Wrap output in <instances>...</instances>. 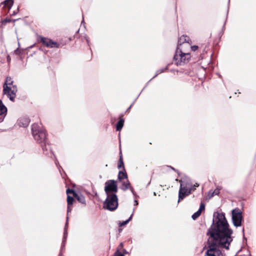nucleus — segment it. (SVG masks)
<instances>
[{
	"instance_id": "f257e3e1",
	"label": "nucleus",
	"mask_w": 256,
	"mask_h": 256,
	"mask_svg": "<svg viewBox=\"0 0 256 256\" xmlns=\"http://www.w3.org/2000/svg\"><path fill=\"white\" fill-rule=\"evenodd\" d=\"M232 234L233 230L230 228L224 214L218 213L207 232L209 238L205 256H223L219 248L230 250L234 238Z\"/></svg>"
},
{
	"instance_id": "f03ea898",
	"label": "nucleus",
	"mask_w": 256,
	"mask_h": 256,
	"mask_svg": "<svg viewBox=\"0 0 256 256\" xmlns=\"http://www.w3.org/2000/svg\"><path fill=\"white\" fill-rule=\"evenodd\" d=\"M176 180L178 181L180 183L178 192V202H180L186 196L189 195L191 191L194 190V189H192V184L188 179L183 180L176 179Z\"/></svg>"
},
{
	"instance_id": "7ed1b4c3",
	"label": "nucleus",
	"mask_w": 256,
	"mask_h": 256,
	"mask_svg": "<svg viewBox=\"0 0 256 256\" xmlns=\"http://www.w3.org/2000/svg\"><path fill=\"white\" fill-rule=\"evenodd\" d=\"M17 92L16 86L13 84L10 78L7 77L4 84L3 92L12 101L14 100Z\"/></svg>"
},
{
	"instance_id": "20e7f679",
	"label": "nucleus",
	"mask_w": 256,
	"mask_h": 256,
	"mask_svg": "<svg viewBox=\"0 0 256 256\" xmlns=\"http://www.w3.org/2000/svg\"><path fill=\"white\" fill-rule=\"evenodd\" d=\"M184 52L180 51V49H176V54L174 57V60L176 65H182L187 63L190 58V56L189 52H187L186 50H184Z\"/></svg>"
},
{
	"instance_id": "39448f33",
	"label": "nucleus",
	"mask_w": 256,
	"mask_h": 256,
	"mask_svg": "<svg viewBox=\"0 0 256 256\" xmlns=\"http://www.w3.org/2000/svg\"><path fill=\"white\" fill-rule=\"evenodd\" d=\"M32 131L33 136L36 140L39 143L44 142L46 138V134L44 130L38 124H34L32 126Z\"/></svg>"
},
{
	"instance_id": "423d86ee",
	"label": "nucleus",
	"mask_w": 256,
	"mask_h": 256,
	"mask_svg": "<svg viewBox=\"0 0 256 256\" xmlns=\"http://www.w3.org/2000/svg\"><path fill=\"white\" fill-rule=\"evenodd\" d=\"M106 198L104 203V208L110 211L116 210L118 206V198L116 194L106 195Z\"/></svg>"
},
{
	"instance_id": "0eeeda50",
	"label": "nucleus",
	"mask_w": 256,
	"mask_h": 256,
	"mask_svg": "<svg viewBox=\"0 0 256 256\" xmlns=\"http://www.w3.org/2000/svg\"><path fill=\"white\" fill-rule=\"evenodd\" d=\"M104 191L106 195L116 194L118 192L116 182L114 180H108L105 182Z\"/></svg>"
},
{
	"instance_id": "6e6552de",
	"label": "nucleus",
	"mask_w": 256,
	"mask_h": 256,
	"mask_svg": "<svg viewBox=\"0 0 256 256\" xmlns=\"http://www.w3.org/2000/svg\"><path fill=\"white\" fill-rule=\"evenodd\" d=\"M242 218V214L238 208H236L232 211V220L234 226L238 227L241 226Z\"/></svg>"
},
{
	"instance_id": "1a4fd4ad",
	"label": "nucleus",
	"mask_w": 256,
	"mask_h": 256,
	"mask_svg": "<svg viewBox=\"0 0 256 256\" xmlns=\"http://www.w3.org/2000/svg\"><path fill=\"white\" fill-rule=\"evenodd\" d=\"M40 41L43 44L48 48H58L60 46L58 42H54L50 38L44 37L41 38Z\"/></svg>"
},
{
	"instance_id": "9d476101",
	"label": "nucleus",
	"mask_w": 256,
	"mask_h": 256,
	"mask_svg": "<svg viewBox=\"0 0 256 256\" xmlns=\"http://www.w3.org/2000/svg\"><path fill=\"white\" fill-rule=\"evenodd\" d=\"M120 182L122 184V185L121 186L122 190H126L130 188V190H131V192H132V193L133 194H134V195L135 194L134 192V188L132 187L131 186L130 184L128 178L124 179V180H122V181H120Z\"/></svg>"
},
{
	"instance_id": "9b49d317",
	"label": "nucleus",
	"mask_w": 256,
	"mask_h": 256,
	"mask_svg": "<svg viewBox=\"0 0 256 256\" xmlns=\"http://www.w3.org/2000/svg\"><path fill=\"white\" fill-rule=\"evenodd\" d=\"M7 112V108L0 100V122H2L5 118Z\"/></svg>"
},
{
	"instance_id": "f8f14e48",
	"label": "nucleus",
	"mask_w": 256,
	"mask_h": 256,
	"mask_svg": "<svg viewBox=\"0 0 256 256\" xmlns=\"http://www.w3.org/2000/svg\"><path fill=\"white\" fill-rule=\"evenodd\" d=\"M18 123L20 126L26 127L29 124L30 120L26 118H20L18 120Z\"/></svg>"
},
{
	"instance_id": "ddd939ff",
	"label": "nucleus",
	"mask_w": 256,
	"mask_h": 256,
	"mask_svg": "<svg viewBox=\"0 0 256 256\" xmlns=\"http://www.w3.org/2000/svg\"><path fill=\"white\" fill-rule=\"evenodd\" d=\"M204 208H205L204 204L203 203H202L200 205L198 210L192 215V218L194 220L196 219L200 215L202 212L204 210Z\"/></svg>"
},
{
	"instance_id": "4468645a",
	"label": "nucleus",
	"mask_w": 256,
	"mask_h": 256,
	"mask_svg": "<svg viewBox=\"0 0 256 256\" xmlns=\"http://www.w3.org/2000/svg\"><path fill=\"white\" fill-rule=\"evenodd\" d=\"M189 40H190L189 37H188L186 36L183 35V36H181L178 40V46H181L186 42H189Z\"/></svg>"
},
{
	"instance_id": "2eb2a0df",
	"label": "nucleus",
	"mask_w": 256,
	"mask_h": 256,
	"mask_svg": "<svg viewBox=\"0 0 256 256\" xmlns=\"http://www.w3.org/2000/svg\"><path fill=\"white\" fill-rule=\"evenodd\" d=\"M74 200V199L72 197L70 196L69 195L67 197V202H68V214L69 212H70L72 211V208L70 206L72 204Z\"/></svg>"
},
{
	"instance_id": "dca6fc26",
	"label": "nucleus",
	"mask_w": 256,
	"mask_h": 256,
	"mask_svg": "<svg viewBox=\"0 0 256 256\" xmlns=\"http://www.w3.org/2000/svg\"><path fill=\"white\" fill-rule=\"evenodd\" d=\"M190 43L186 42L181 46H178L177 49H180V51H183V52H184V50H186L187 52H188L189 50H190Z\"/></svg>"
},
{
	"instance_id": "f3484780",
	"label": "nucleus",
	"mask_w": 256,
	"mask_h": 256,
	"mask_svg": "<svg viewBox=\"0 0 256 256\" xmlns=\"http://www.w3.org/2000/svg\"><path fill=\"white\" fill-rule=\"evenodd\" d=\"M118 178L120 181H122L124 179L128 178L126 173L122 171H120L118 173Z\"/></svg>"
},
{
	"instance_id": "a211bd4d",
	"label": "nucleus",
	"mask_w": 256,
	"mask_h": 256,
	"mask_svg": "<svg viewBox=\"0 0 256 256\" xmlns=\"http://www.w3.org/2000/svg\"><path fill=\"white\" fill-rule=\"evenodd\" d=\"M2 4H4V6H7L10 10L12 7L14 2L12 0H5Z\"/></svg>"
},
{
	"instance_id": "6ab92c4d",
	"label": "nucleus",
	"mask_w": 256,
	"mask_h": 256,
	"mask_svg": "<svg viewBox=\"0 0 256 256\" xmlns=\"http://www.w3.org/2000/svg\"><path fill=\"white\" fill-rule=\"evenodd\" d=\"M74 196L78 200V202H80L82 203V204H85V198H84V197L81 195V194H77L76 193H74Z\"/></svg>"
},
{
	"instance_id": "aec40b11",
	"label": "nucleus",
	"mask_w": 256,
	"mask_h": 256,
	"mask_svg": "<svg viewBox=\"0 0 256 256\" xmlns=\"http://www.w3.org/2000/svg\"><path fill=\"white\" fill-rule=\"evenodd\" d=\"M124 124V120L122 118H120L116 124V130H120L123 127Z\"/></svg>"
},
{
	"instance_id": "412c9836",
	"label": "nucleus",
	"mask_w": 256,
	"mask_h": 256,
	"mask_svg": "<svg viewBox=\"0 0 256 256\" xmlns=\"http://www.w3.org/2000/svg\"><path fill=\"white\" fill-rule=\"evenodd\" d=\"M118 168H122V169L124 170V164L123 162L122 158V155H120V160H119V164L118 165Z\"/></svg>"
},
{
	"instance_id": "4be33fe9",
	"label": "nucleus",
	"mask_w": 256,
	"mask_h": 256,
	"mask_svg": "<svg viewBox=\"0 0 256 256\" xmlns=\"http://www.w3.org/2000/svg\"><path fill=\"white\" fill-rule=\"evenodd\" d=\"M219 192H220V190L218 189L215 190L212 194L210 192L209 194H210V198L213 196L214 195L218 194H219Z\"/></svg>"
},
{
	"instance_id": "5701e85b",
	"label": "nucleus",
	"mask_w": 256,
	"mask_h": 256,
	"mask_svg": "<svg viewBox=\"0 0 256 256\" xmlns=\"http://www.w3.org/2000/svg\"><path fill=\"white\" fill-rule=\"evenodd\" d=\"M132 217V216H130V218L128 220L123 221L122 222H120L119 224V226H124L126 224H127L128 222L131 220Z\"/></svg>"
},
{
	"instance_id": "b1692460",
	"label": "nucleus",
	"mask_w": 256,
	"mask_h": 256,
	"mask_svg": "<svg viewBox=\"0 0 256 256\" xmlns=\"http://www.w3.org/2000/svg\"><path fill=\"white\" fill-rule=\"evenodd\" d=\"M114 256H124L121 252H120V250L117 249L116 251L114 254Z\"/></svg>"
},
{
	"instance_id": "393cba45",
	"label": "nucleus",
	"mask_w": 256,
	"mask_h": 256,
	"mask_svg": "<svg viewBox=\"0 0 256 256\" xmlns=\"http://www.w3.org/2000/svg\"><path fill=\"white\" fill-rule=\"evenodd\" d=\"M67 225H68V223L66 222V226H65V228H64V232L63 242H64V239L66 238V237L67 236V230H66Z\"/></svg>"
},
{
	"instance_id": "a878e982",
	"label": "nucleus",
	"mask_w": 256,
	"mask_h": 256,
	"mask_svg": "<svg viewBox=\"0 0 256 256\" xmlns=\"http://www.w3.org/2000/svg\"><path fill=\"white\" fill-rule=\"evenodd\" d=\"M76 193L74 192V191L72 190H71V189H70V188H68L67 190H66V194L68 195H69L70 194H72L74 196V194Z\"/></svg>"
},
{
	"instance_id": "bb28decb",
	"label": "nucleus",
	"mask_w": 256,
	"mask_h": 256,
	"mask_svg": "<svg viewBox=\"0 0 256 256\" xmlns=\"http://www.w3.org/2000/svg\"><path fill=\"white\" fill-rule=\"evenodd\" d=\"M198 48V46H192L190 45V49L192 50L194 52Z\"/></svg>"
},
{
	"instance_id": "cd10ccee",
	"label": "nucleus",
	"mask_w": 256,
	"mask_h": 256,
	"mask_svg": "<svg viewBox=\"0 0 256 256\" xmlns=\"http://www.w3.org/2000/svg\"><path fill=\"white\" fill-rule=\"evenodd\" d=\"M12 21V20H10V19H7V18H6V19H4V20H2V23L3 24H6L7 22H10Z\"/></svg>"
},
{
	"instance_id": "c85d7f7f",
	"label": "nucleus",
	"mask_w": 256,
	"mask_h": 256,
	"mask_svg": "<svg viewBox=\"0 0 256 256\" xmlns=\"http://www.w3.org/2000/svg\"><path fill=\"white\" fill-rule=\"evenodd\" d=\"M199 186V184L196 183L194 184H192V189H194V190L196 189V187H198Z\"/></svg>"
},
{
	"instance_id": "c756f323",
	"label": "nucleus",
	"mask_w": 256,
	"mask_h": 256,
	"mask_svg": "<svg viewBox=\"0 0 256 256\" xmlns=\"http://www.w3.org/2000/svg\"><path fill=\"white\" fill-rule=\"evenodd\" d=\"M123 246H124L123 244H122V242H121V243L119 245V246H118V248H117V249H118H118L120 250V249H121V248H123Z\"/></svg>"
},
{
	"instance_id": "7c9ffc66",
	"label": "nucleus",
	"mask_w": 256,
	"mask_h": 256,
	"mask_svg": "<svg viewBox=\"0 0 256 256\" xmlns=\"http://www.w3.org/2000/svg\"><path fill=\"white\" fill-rule=\"evenodd\" d=\"M122 254H123L124 255L128 254V252L125 249H122Z\"/></svg>"
},
{
	"instance_id": "2f4dec72",
	"label": "nucleus",
	"mask_w": 256,
	"mask_h": 256,
	"mask_svg": "<svg viewBox=\"0 0 256 256\" xmlns=\"http://www.w3.org/2000/svg\"><path fill=\"white\" fill-rule=\"evenodd\" d=\"M138 201H137L136 200H134V205H135V206H136V205H138Z\"/></svg>"
},
{
	"instance_id": "473e14b6",
	"label": "nucleus",
	"mask_w": 256,
	"mask_h": 256,
	"mask_svg": "<svg viewBox=\"0 0 256 256\" xmlns=\"http://www.w3.org/2000/svg\"><path fill=\"white\" fill-rule=\"evenodd\" d=\"M14 14H16V12H14L12 15H14Z\"/></svg>"
}]
</instances>
